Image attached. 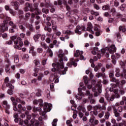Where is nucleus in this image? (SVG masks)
Returning a JSON list of instances; mask_svg holds the SVG:
<instances>
[{"label":"nucleus","instance_id":"nucleus-1","mask_svg":"<svg viewBox=\"0 0 126 126\" xmlns=\"http://www.w3.org/2000/svg\"><path fill=\"white\" fill-rule=\"evenodd\" d=\"M59 58H60V61L56 64L55 63H52V65L53 68H52V71L53 72H58L60 74H66L67 71V67L63 66V54H60L58 55Z\"/></svg>","mask_w":126,"mask_h":126},{"label":"nucleus","instance_id":"nucleus-2","mask_svg":"<svg viewBox=\"0 0 126 126\" xmlns=\"http://www.w3.org/2000/svg\"><path fill=\"white\" fill-rule=\"evenodd\" d=\"M0 19H4L3 24H1L0 27V32L3 33V32L8 30V27L5 26V24H7L9 21H10V17L4 15V14H0Z\"/></svg>","mask_w":126,"mask_h":126},{"label":"nucleus","instance_id":"nucleus-3","mask_svg":"<svg viewBox=\"0 0 126 126\" xmlns=\"http://www.w3.org/2000/svg\"><path fill=\"white\" fill-rule=\"evenodd\" d=\"M116 51H117V48L115 45H111L109 47H106L104 49H102L101 50V53L102 55H105L107 58H109L110 57V54L113 55L114 53H115ZM109 52V53H108Z\"/></svg>","mask_w":126,"mask_h":126},{"label":"nucleus","instance_id":"nucleus-4","mask_svg":"<svg viewBox=\"0 0 126 126\" xmlns=\"http://www.w3.org/2000/svg\"><path fill=\"white\" fill-rule=\"evenodd\" d=\"M12 41H14L15 44L14 48L18 50H21V47L23 46V42H22V39L21 37H17L16 36L14 35L11 37Z\"/></svg>","mask_w":126,"mask_h":126},{"label":"nucleus","instance_id":"nucleus-5","mask_svg":"<svg viewBox=\"0 0 126 126\" xmlns=\"http://www.w3.org/2000/svg\"><path fill=\"white\" fill-rule=\"evenodd\" d=\"M24 11H29L31 10L32 12H34L35 14L38 15L41 13V10L38 9V4L35 3L34 4V9H33L31 7V5L28 2L26 3V7L24 9Z\"/></svg>","mask_w":126,"mask_h":126},{"label":"nucleus","instance_id":"nucleus-6","mask_svg":"<svg viewBox=\"0 0 126 126\" xmlns=\"http://www.w3.org/2000/svg\"><path fill=\"white\" fill-rule=\"evenodd\" d=\"M52 104L45 102L44 104V106H43V109L44 110V111H40L39 112V115H40V116H42V117H44V116H45L46 114H47V112L51 111V110H52Z\"/></svg>","mask_w":126,"mask_h":126},{"label":"nucleus","instance_id":"nucleus-7","mask_svg":"<svg viewBox=\"0 0 126 126\" xmlns=\"http://www.w3.org/2000/svg\"><path fill=\"white\" fill-rule=\"evenodd\" d=\"M111 87L110 89V92H114L115 98H120V94H119V90H117L118 86L114 84H111Z\"/></svg>","mask_w":126,"mask_h":126},{"label":"nucleus","instance_id":"nucleus-8","mask_svg":"<svg viewBox=\"0 0 126 126\" xmlns=\"http://www.w3.org/2000/svg\"><path fill=\"white\" fill-rule=\"evenodd\" d=\"M82 55H83V51L77 50L74 54V57H75V58H79L81 61H85L86 58H84V56Z\"/></svg>","mask_w":126,"mask_h":126},{"label":"nucleus","instance_id":"nucleus-9","mask_svg":"<svg viewBox=\"0 0 126 126\" xmlns=\"http://www.w3.org/2000/svg\"><path fill=\"white\" fill-rule=\"evenodd\" d=\"M82 31H86V28L85 26H82L80 27V26H77L75 30V33L78 35H81L82 33Z\"/></svg>","mask_w":126,"mask_h":126},{"label":"nucleus","instance_id":"nucleus-10","mask_svg":"<svg viewBox=\"0 0 126 126\" xmlns=\"http://www.w3.org/2000/svg\"><path fill=\"white\" fill-rule=\"evenodd\" d=\"M78 110L79 111V117L81 119H82L83 118V116H84V114L83 113H85L86 112V109H85V107L84 106H82L81 105H80L78 107ZM81 111L83 112V113L81 112Z\"/></svg>","mask_w":126,"mask_h":126},{"label":"nucleus","instance_id":"nucleus-11","mask_svg":"<svg viewBox=\"0 0 126 126\" xmlns=\"http://www.w3.org/2000/svg\"><path fill=\"white\" fill-rule=\"evenodd\" d=\"M120 64L123 68L124 73L122 74V76L126 79V60L125 61V63L123 61H121L120 62Z\"/></svg>","mask_w":126,"mask_h":126},{"label":"nucleus","instance_id":"nucleus-12","mask_svg":"<svg viewBox=\"0 0 126 126\" xmlns=\"http://www.w3.org/2000/svg\"><path fill=\"white\" fill-rule=\"evenodd\" d=\"M4 81L7 87H8L10 89H14V86L11 85L10 81H9V78L8 77L5 78Z\"/></svg>","mask_w":126,"mask_h":126},{"label":"nucleus","instance_id":"nucleus-13","mask_svg":"<svg viewBox=\"0 0 126 126\" xmlns=\"http://www.w3.org/2000/svg\"><path fill=\"white\" fill-rule=\"evenodd\" d=\"M2 106L5 109V113L9 114V109H10V106L7 103V101L4 100L3 101Z\"/></svg>","mask_w":126,"mask_h":126},{"label":"nucleus","instance_id":"nucleus-14","mask_svg":"<svg viewBox=\"0 0 126 126\" xmlns=\"http://www.w3.org/2000/svg\"><path fill=\"white\" fill-rule=\"evenodd\" d=\"M64 4V5H66V8L68 11H69L70 10V7L67 5V2L66 1V0H59V4L60 5H62V4Z\"/></svg>","mask_w":126,"mask_h":126},{"label":"nucleus","instance_id":"nucleus-15","mask_svg":"<svg viewBox=\"0 0 126 126\" xmlns=\"http://www.w3.org/2000/svg\"><path fill=\"white\" fill-rule=\"evenodd\" d=\"M71 63H67V65L68 66H70V65H73V66H76L77 65V63L75 62H79V59H77L76 60H74V58L71 59Z\"/></svg>","mask_w":126,"mask_h":126},{"label":"nucleus","instance_id":"nucleus-16","mask_svg":"<svg viewBox=\"0 0 126 126\" xmlns=\"http://www.w3.org/2000/svg\"><path fill=\"white\" fill-rule=\"evenodd\" d=\"M33 103L34 105H37V104H39V105L40 107L43 106V100H42V99H40L38 100L35 99L33 100Z\"/></svg>","mask_w":126,"mask_h":126},{"label":"nucleus","instance_id":"nucleus-17","mask_svg":"<svg viewBox=\"0 0 126 126\" xmlns=\"http://www.w3.org/2000/svg\"><path fill=\"white\" fill-rule=\"evenodd\" d=\"M105 97L108 101H114V99H115L114 96L110 97V94L108 93L105 94Z\"/></svg>","mask_w":126,"mask_h":126},{"label":"nucleus","instance_id":"nucleus-18","mask_svg":"<svg viewBox=\"0 0 126 126\" xmlns=\"http://www.w3.org/2000/svg\"><path fill=\"white\" fill-rule=\"evenodd\" d=\"M87 29H86V30L87 31V30L88 31H91L92 32V33H93V32L92 31V29L93 28V26H92V24L91 22H88V24H87Z\"/></svg>","mask_w":126,"mask_h":126},{"label":"nucleus","instance_id":"nucleus-19","mask_svg":"<svg viewBox=\"0 0 126 126\" xmlns=\"http://www.w3.org/2000/svg\"><path fill=\"white\" fill-rule=\"evenodd\" d=\"M101 82L102 81H100L96 84V86L97 87V90L99 94L102 93V84H101Z\"/></svg>","mask_w":126,"mask_h":126},{"label":"nucleus","instance_id":"nucleus-20","mask_svg":"<svg viewBox=\"0 0 126 126\" xmlns=\"http://www.w3.org/2000/svg\"><path fill=\"white\" fill-rule=\"evenodd\" d=\"M12 104L13 105V110L15 112L18 111V108H17V103L16 102V101H15V100L12 101Z\"/></svg>","mask_w":126,"mask_h":126},{"label":"nucleus","instance_id":"nucleus-21","mask_svg":"<svg viewBox=\"0 0 126 126\" xmlns=\"http://www.w3.org/2000/svg\"><path fill=\"white\" fill-rule=\"evenodd\" d=\"M19 3H18L17 1H12L11 2V5H12V6H14L16 10H17V9H18V6H19Z\"/></svg>","mask_w":126,"mask_h":126},{"label":"nucleus","instance_id":"nucleus-22","mask_svg":"<svg viewBox=\"0 0 126 126\" xmlns=\"http://www.w3.org/2000/svg\"><path fill=\"white\" fill-rule=\"evenodd\" d=\"M94 109H96V110H100V111H102L103 110H106V106H101L100 105H97L94 106Z\"/></svg>","mask_w":126,"mask_h":126},{"label":"nucleus","instance_id":"nucleus-23","mask_svg":"<svg viewBox=\"0 0 126 126\" xmlns=\"http://www.w3.org/2000/svg\"><path fill=\"white\" fill-rule=\"evenodd\" d=\"M114 113L115 117H116V118H117L116 119L117 122H120V121H122V117H121V116H120V114L119 113V112H118V111H116V112H114Z\"/></svg>","mask_w":126,"mask_h":126},{"label":"nucleus","instance_id":"nucleus-24","mask_svg":"<svg viewBox=\"0 0 126 126\" xmlns=\"http://www.w3.org/2000/svg\"><path fill=\"white\" fill-rule=\"evenodd\" d=\"M120 105H121V102H120V103L119 102H117L115 105H114L113 106V112H117L118 111V107H119V106H120Z\"/></svg>","mask_w":126,"mask_h":126},{"label":"nucleus","instance_id":"nucleus-25","mask_svg":"<svg viewBox=\"0 0 126 126\" xmlns=\"http://www.w3.org/2000/svg\"><path fill=\"white\" fill-rule=\"evenodd\" d=\"M79 0H68V3L69 4H74V3H77Z\"/></svg>","mask_w":126,"mask_h":126},{"label":"nucleus","instance_id":"nucleus-26","mask_svg":"<svg viewBox=\"0 0 126 126\" xmlns=\"http://www.w3.org/2000/svg\"><path fill=\"white\" fill-rule=\"evenodd\" d=\"M40 37H41V34H38L34 35L33 38L35 42H37V41H38V39H39Z\"/></svg>","mask_w":126,"mask_h":126},{"label":"nucleus","instance_id":"nucleus-27","mask_svg":"<svg viewBox=\"0 0 126 126\" xmlns=\"http://www.w3.org/2000/svg\"><path fill=\"white\" fill-rule=\"evenodd\" d=\"M110 116H111V114H110V112L107 111L105 112L104 119H105V120H109V118H110Z\"/></svg>","mask_w":126,"mask_h":126},{"label":"nucleus","instance_id":"nucleus-28","mask_svg":"<svg viewBox=\"0 0 126 126\" xmlns=\"http://www.w3.org/2000/svg\"><path fill=\"white\" fill-rule=\"evenodd\" d=\"M9 25L10 26H12V28H13L14 29H17V27L16 26V25L13 24V22L12 21H10L9 22Z\"/></svg>","mask_w":126,"mask_h":126},{"label":"nucleus","instance_id":"nucleus-29","mask_svg":"<svg viewBox=\"0 0 126 126\" xmlns=\"http://www.w3.org/2000/svg\"><path fill=\"white\" fill-rule=\"evenodd\" d=\"M83 94H78L76 96V99H78V100H80V99H82V97H83Z\"/></svg>","mask_w":126,"mask_h":126},{"label":"nucleus","instance_id":"nucleus-30","mask_svg":"<svg viewBox=\"0 0 126 126\" xmlns=\"http://www.w3.org/2000/svg\"><path fill=\"white\" fill-rule=\"evenodd\" d=\"M116 76L117 77H120L121 76V73H120V69L116 68Z\"/></svg>","mask_w":126,"mask_h":126},{"label":"nucleus","instance_id":"nucleus-31","mask_svg":"<svg viewBox=\"0 0 126 126\" xmlns=\"http://www.w3.org/2000/svg\"><path fill=\"white\" fill-rule=\"evenodd\" d=\"M110 81H111V82H116L117 85H119V84H120L119 81L114 77L111 78V79H110Z\"/></svg>","mask_w":126,"mask_h":126},{"label":"nucleus","instance_id":"nucleus-32","mask_svg":"<svg viewBox=\"0 0 126 126\" xmlns=\"http://www.w3.org/2000/svg\"><path fill=\"white\" fill-rule=\"evenodd\" d=\"M29 53L30 54H32V56H35L36 52H35V51H34V47H32L31 48Z\"/></svg>","mask_w":126,"mask_h":126},{"label":"nucleus","instance_id":"nucleus-33","mask_svg":"<svg viewBox=\"0 0 126 126\" xmlns=\"http://www.w3.org/2000/svg\"><path fill=\"white\" fill-rule=\"evenodd\" d=\"M63 33L65 34L66 35H71V34H73V32H72L70 31L67 30V31H63Z\"/></svg>","mask_w":126,"mask_h":126},{"label":"nucleus","instance_id":"nucleus-34","mask_svg":"<svg viewBox=\"0 0 126 126\" xmlns=\"http://www.w3.org/2000/svg\"><path fill=\"white\" fill-rule=\"evenodd\" d=\"M93 92H94V96L95 97H97V96H99V93H97L96 88H93L92 89Z\"/></svg>","mask_w":126,"mask_h":126},{"label":"nucleus","instance_id":"nucleus-35","mask_svg":"<svg viewBox=\"0 0 126 126\" xmlns=\"http://www.w3.org/2000/svg\"><path fill=\"white\" fill-rule=\"evenodd\" d=\"M43 77H44V74L42 73H40L38 76L37 79L39 81H41Z\"/></svg>","mask_w":126,"mask_h":126},{"label":"nucleus","instance_id":"nucleus-36","mask_svg":"<svg viewBox=\"0 0 126 126\" xmlns=\"http://www.w3.org/2000/svg\"><path fill=\"white\" fill-rule=\"evenodd\" d=\"M86 95H87V96H89V99L90 100V97H93V94H91V93H90V91L89 90H87L86 92Z\"/></svg>","mask_w":126,"mask_h":126},{"label":"nucleus","instance_id":"nucleus-37","mask_svg":"<svg viewBox=\"0 0 126 126\" xmlns=\"http://www.w3.org/2000/svg\"><path fill=\"white\" fill-rule=\"evenodd\" d=\"M14 62L16 63H19V58L18 57V55H15Z\"/></svg>","mask_w":126,"mask_h":126},{"label":"nucleus","instance_id":"nucleus-38","mask_svg":"<svg viewBox=\"0 0 126 126\" xmlns=\"http://www.w3.org/2000/svg\"><path fill=\"white\" fill-rule=\"evenodd\" d=\"M36 52L38 54H42L43 53V48L41 47H38L36 49Z\"/></svg>","mask_w":126,"mask_h":126},{"label":"nucleus","instance_id":"nucleus-39","mask_svg":"<svg viewBox=\"0 0 126 126\" xmlns=\"http://www.w3.org/2000/svg\"><path fill=\"white\" fill-rule=\"evenodd\" d=\"M91 14L92 15H94L95 16H98V15H99V13H98L97 12L94 11V10L91 11Z\"/></svg>","mask_w":126,"mask_h":126},{"label":"nucleus","instance_id":"nucleus-40","mask_svg":"<svg viewBox=\"0 0 126 126\" xmlns=\"http://www.w3.org/2000/svg\"><path fill=\"white\" fill-rule=\"evenodd\" d=\"M111 12H112L113 16H117L118 13H117V12L116 11V9L114 8L111 9Z\"/></svg>","mask_w":126,"mask_h":126},{"label":"nucleus","instance_id":"nucleus-41","mask_svg":"<svg viewBox=\"0 0 126 126\" xmlns=\"http://www.w3.org/2000/svg\"><path fill=\"white\" fill-rule=\"evenodd\" d=\"M119 30L120 31H122V32H125V31H126V28H125V27L120 26L119 27Z\"/></svg>","mask_w":126,"mask_h":126},{"label":"nucleus","instance_id":"nucleus-42","mask_svg":"<svg viewBox=\"0 0 126 126\" xmlns=\"http://www.w3.org/2000/svg\"><path fill=\"white\" fill-rule=\"evenodd\" d=\"M81 90H86V87H82V88H78V92H79V94H82V93L81 92Z\"/></svg>","mask_w":126,"mask_h":126},{"label":"nucleus","instance_id":"nucleus-43","mask_svg":"<svg viewBox=\"0 0 126 126\" xmlns=\"http://www.w3.org/2000/svg\"><path fill=\"white\" fill-rule=\"evenodd\" d=\"M9 65V63H7L6 65H5V70L6 71V72H8L9 71V68L8 67V66Z\"/></svg>","mask_w":126,"mask_h":126},{"label":"nucleus","instance_id":"nucleus-44","mask_svg":"<svg viewBox=\"0 0 126 126\" xmlns=\"http://www.w3.org/2000/svg\"><path fill=\"white\" fill-rule=\"evenodd\" d=\"M25 115H27V118L28 120H31V115L29 114V112L28 111H26L25 112Z\"/></svg>","mask_w":126,"mask_h":126},{"label":"nucleus","instance_id":"nucleus-45","mask_svg":"<svg viewBox=\"0 0 126 126\" xmlns=\"http://www.w3.org/2000/svg\"><path fill=\"white\" fill-rule=\"evenodd\" d=\"M109 8H110V6L108 5H105L103 6H102L103 10H108Z\"/></svg>","mask_w":126,"mask_h":126},{"label":"nucleus","instance_id":"nucleus-46","mask_svg":"<svg viewBox=\"0 0 126 126\" xmlns=\"http://www.w3.org/2000/svg\"><path fill=\"white\" fill-rule=\"evenodd\" d=\"M8 58H9V55L6 54L5 56V62H7V63H9V60L8 59Z\"/></svg>","mask_w":126,"mask_h":126},{"label":"nucleus","instance_id":"nucleus-47","mask_svg":"<svg viewBox=\"0 0 126 126\" xmlns=\"http://www.w3.org/2000/svg\"><path fill=\"white\" fill-rule=\"evenodd\" d=\"M83 12L85 14H86L87 13H89V12H90V10H89V8H86L84 9Z\"/></svg>","mask_w":126,"mask_h":126},{"label":"nucleus","instance_id":"nucleus-48","mask_svg":"<svg viewBox=\"0 0 126 126\" xmlns=\"http://www.w3.org/2000/svg\"><path fill=\"white\" fill-rule=\"evenodd\" d=\"M57 122H58V119H55L52 123V126H57Z\"/></svg>","mask_w":126,"mask_h":126},{"label":"nucleus","instance_id":"nucleus-49","mask_svg":"<svg viewBox=\"0 0 126 126\" xmlns=\"http://www.w3.org/2000/svg\"><path fill=\"white\" fill-rule=\"evenodd\" d=\"M104 76V73H97L96 74L95 76L99 78V77H102V76Z\"/></svg>","mask_w":126,"mask_h":126},{"label":"nucleus","instance_id":"nucleus-50","mask_svg":"<svg viewBox=\"0 0 126 126\" xmlns=\"http://www.w3.org/2000/svg\"><path fill=\"white\" fill-rule=\"evenodd\" d=\"M9 11V13H10V14H11L13 16H14V15H15L16 13L14 11V10H13V9L11 8L10 10Z\"/></svg>","mask_w":126,"mask_h":126},{"label":"nucleus","instance_id":"nucleus-51","mask_svg":"<svg viewBox=\"0 0 126 126\" xmlns=\"http://www.w3.org/2000/svg\"><path fill=\"white\" fill-rule=\"evenodd\" d=\"M111 123L113 124L114 126H118V124L116 123V120L114 119H111Z\"/></svg>","mask_w":126,"mask_h":126},{"label":"nucleus","instance_id":"nucleus-52","mask_svg":"<svg viewBox=\"0 0 126 126\" xmlns=\"http://www.w3.org/2000/svg\"><path fill=\"white\" fill-rule=\"evenodd\" d=\"M35 65H40V61L39 60H35L33 61Z\"/></svg>","mask_w":126,"mask_h":126},{"label":"nucleus","instance_id":"nucleus-53","mask_svg":"<svg viewBox=\"0 0 126 126\" xmlns=\"http://www.w3.org/2000/svg\"><path fill=\"white\" fill-rule=\"evenodd\" d=\"M42 12H43L44 13H45L46 14H47V13H49V10L48 9H46L45 8H43L42 9Z\"/></svg>","mask_w":126,"mask_h":126},{"label":"nucleus","instance_id":"nucleus-54","mask_svg":"<svg viewBox=\"0 0 126 126\" xmlns=\"http://www.w3.org/2000/svg\"><path fill=\"white\" fill-rule=\"evenodd\" d=\"M104 115V111H102V112L99 113L98 115V117H99L100 119H101V118H103Z\"/></svg>","mask_w":126,"mask_h":126},{"label":"nucleus","instance_id":"nucleus-55","mask_svg":"<svg viewBox=\"0 0 126 126\" xmlns=\"http://www.w3.org/2000/svg\"><path fill=\"white\" fill-rule=\"evenodd\" d=\"M13 89H9L7 91V93L8 94H9V95H12V94H13Z\"/></svg>","mask_w":126,"mask_h":126},{"label":"nucleus","instance_id":"nucleus-56","mask_svg":"<svg viewBox=\"0 0 126 126\" xmlns=\"http://www.w3.org/2000/svg\"><path fill=\"white\" fill-rule=\"evenodd\" d=\"M83 79L85 81V84H88V80H87L88 79L87 76H84Z\"/></svg>","mask_w":126,"mask_h":126},{"label":"nucleus","instance_id":"nucleus-57","mask_svg":"<svg viewBox=\"0 0 126 126\" xmlns=\"http://www.w3.org/2000/svg\"><path fill=\"white\" fill-rule=\"evenodd\" d=\"M48 53L49 54L50 57H53V51L49 48L48 50Z\"/></svg>","mask_w":126,"mask_h":126},{"label":"nucleus","instance_id":"nucleus-58","mask_svg":"<svg viewBox=\"0 0 126 126\" xmlns=\"http://www.w3.org/2000/svg\"><path fill=\"white\" fill-rule=\"evenodd\" d=\"M33 110H34L35 111V112L36 111L39 112V113H40V112H41V111H42V109L40 107H36V108L34 107L33 108Z\"/></svg>","mask_w":126,"mask_h":126},{"label":"nucleus","instance_id":"nucleus-59","mask_svg":"<svg viewBox=\"0 0 126 126\" xmlns=\"http://www.w3.org/2000/svg\"><path fill=\"white\" fill-rule=\"evenodd\" d=\"M39 71V69L37 68H35L34 69V71L35 72L34 73H33V76H37V73L36 72H38V71Z\"/></svg>","mask_w":126,"mask_h":126},{"label":"nucleus","instance_id":"nucleus-60","mask_svg":"<svg viewBox=\"0 0 126 126\" xmlns=\"http://www.w3.org/2000/svg\"><path fill=\"white\" fill-rule=\"evenodd\" d=\"M94 8L96 9V10H99V9H100V7H99V6L98 5H97L96 4H94Z\"/></svg>","mask_w":126,"mask_h":126},{"label":"nucleus","instance_id":"nucleus-61","mask_svg":"<svg viewBox=\"0 0 126 126\" xmlns=\"http://www.w3.org/2000/svg\"><path fill=\"white\" fill-rule=\"evenodd\" d=\"M73 114L72 116L73 119H76V117H77V115L76 114V111H73Z\"/></svg>","mask_w":126,"mask_h":126},{"label":"nucleus","instance_id":"nucleus-62","mask_svg":"<svg viewBox=\"0 0 126 126\" xmlns=\"http://www.w3.org/2000/svg\"><path fill=\"white\" fill-rule=\"evenodd\" d=\"M119 94H121V95H124L125 94V91L123 90V89H121L119 90Z\"/></svg>","mask_w":126,"mask_h":126},{"label":"nucleus","instance_id":"nucleus-63","mask_svg":"<svg viewBox=\"0 0 126 126\" xmlns=\"http://www.w3.org/2000/svg\"><path fill=\"white\" fill-rule=\"evenodd\" d=\"M41 46H42L43 48H44V49H47V48H48V47L47 46V45L44 43H41Z\"/></svg>","mask_w":126,"mask_h":126},{"label":"nucleus","instance_id":"nucleus-64","mask_svg":"<svg viewBox=\"0 0 126 126\" xmlns=\"http://www.w3.org/2000/svg\"><path fill=\"white\" fill-rule=\"evenodd\" d=\"M28 58H29V56H28V54H25L23 57V60H27V59H28Z\"/></svg>","mask_w":126,"mask_h":126}]
</instances>
